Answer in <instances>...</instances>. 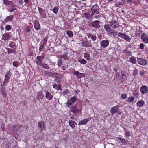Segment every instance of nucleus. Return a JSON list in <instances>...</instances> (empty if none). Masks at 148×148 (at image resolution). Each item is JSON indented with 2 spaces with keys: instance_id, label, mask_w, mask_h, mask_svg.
Returning a JSON list of instances; mask_svg holds the SVG:
<instances>
[{
  "instance_id": "nucleus-1",
  "label": "nucleus",
  "mask_w": 148,
  "mask_h": 148,
  "mask_svg": "<svg viewBox=\"0 0 148 148\" xmlns=\"http://www.w3.org/2000/svg\"><path fill=\"white\" fill-rule=\"evenodd\" d=\"M77 99V97L74 96L71 97L70 99H68V101L66 105L67 107H69L71 105L74 104L76 102Z\"/></svg>"
},
{
  "instance_id": "nucleus-2",
  "label": "nucleus",
  "mask_w": 148,
  "mask_h": 148,
  "mask_svg": "<svg viewBox=\"0 0 148 148\" xmlns=\"http://www.w3.org/2000/svg\"><path fill=\"white\" fill-rule=\"evenodd\" d=\"M81 41V44L82 46L85 47H92V44L90 43L88 41V40L86 39H82Z\"/></svg>"
},
{
  "instance_id": "nucleus-3",
  "label": "nucleus",
  "mask_w": 148,
  "mask_h": 148,
  "mask_svg": "<svg viewBox=\"0 0 148 148\" xmlns=\"http://www.w3.org/2000/svg\"><path fill=\"white\" fill-rule=\"evenodd\" d=\"M69 108L71 109L70 111L74 114L79 113V112H81V108L78 109L77 107L75 106H71Z\"/></svg>"
},
{
  "instance_id": "nucleus-4",
  "label": "nucleus",
  "mask_w": 148,
  "mask_h": 148,
  "mask_svg": "<svg viewBox=\"0 0 148 148\" xmlns=\"http://www.w3.org/2000/svg\"><path fill=\"white\" fill-rule=\"evenodd\" d=\"M110 24L111 27L114 29L118 28L119 25L118 22L116 20L111 21L110 23Z\"/></svg>"
},
{
  "instance_id": "nucleus-5",
  "label": "nucleus",
  "mask_w": 148,
  "mask_h": 148,
  "mask_svg": "<svg viewBox=\"0 0 148 148\" xmlns=\"http://www.w3.org/2000/svg\"><path fill=\"white\" fill-rule=\"evenodd\" d=\"M99 9V6L97 4H95L92 6L91 9V11L95 13L96 14H98L99 13V12L98 11Z\"/></svg>"
},
{
  "instance_id": "nucleus-6",
  "label": "nucleus",
  "mask_w": 148,
  "mask_h": 148,
  "mask_svg": "<svg viewBox=\"0 0 148 148\" xmlns=\"http://www.w3.org/2000/svg\"><path fill=\"white\" fill-rule=\"evenodd\" d=\"M142 41L145 43H148V35L145 33H142L141 35Z\"/></svg>"
},
{
  "instance_id": "nucleus-7",
  "label": "nucleus",
  "mask_w": 148,
  "mask_h": 148,
  "mask_svg": "<svg viewBox=\"0 0 148 148\" xmlns=\"http://www.w3.org/2000/svg\"><path fill=\"white\" fill-rule=\"evenodd\" d=\"M137 61L139 64L143 66H145L147 63V61L146 59L141 58H138Z\"/></svg>"
},
{
  "instance_id": "nucleus-8",
  "label": "nucleus",
  "mask_w": 148,
  "mask_h": 148,
  "mask_svg": "<svg viewBox=\"0 0 148 148\" xmlns=\"http://www.w3.org/2000/svg\"><path fill=\"white\" fill-rule=\"evenodd\" d=\"M10 76L11 73L10 71H8L6 73L5 75V79L3 84L4 86L8 82V81L10 79Z\"/></svg>"
},
{
  "instance_id": "nucleus-9",
  "label": "nucleus",
  "mask_w": 148,
  "mask_h": 148,
  "mask_svg": "<svg viewBox=\"0 0 148 148\" xmlns=\"http://www.w3.org/2000/svg\"><path fill=\"white\" fill-rule=\"evenodd\" d=\"M109 42L106 40H103L100 42V46L103 48H106L109 45Z\"/></svg>"
},
{
  "instance_id": "nucleus-10",
  "label": "nucleus",
  "mask_w": 148,
  "mask_h": 148,
  "mask_svg": "<svg viewBox=\"0 0 148 148\" xmlns=\"http://www.w3.org/2000/svg\"><path fill=\"white\" fill-rule=\"evenodd\" d=\"M140 91L143 94H144L147 92L148 88L145 85H142L140 88Z\"/></svg>"
},
{
  "instance_id": "nucleus-11",
  "label": "nucleus",
  "mask_w": 148,
  "mask_h": 148,
  "mask_svg": "<svg viewBox=\"0 0 148 148\" xmlns=\"http://www.w3.org/2000/svg\"><path fill=\"white\" fill-rule=\"evenodd\" d=\"M92 26L95 28L99 29L100 27L99 21L98 20L94 21L92 22Z\"/></svg>"
},
{
  "instance_id": "nucleus-12",
  "label": "nucleus",
  "mask_w": 148,
  "mask_h": 148,
  "mask_svg": "<svg viewBox=\"0 0 148 148\" xmlns=\"http://www.w3.org/2000/svg\"><path fill=\"white\" fill-rule=\"evenodd\" d=\"M4 85H1V90L0 91V93L4 97L7 96V92L5 90V87H4Z\"/></svg>"
},
{
  "instance_id": "nucleus-13",
  "label": "nucleus",
  "mask_w": 148,
  "mask_h": 148,
  "mask_svg": "<svg viewBox=\"0 0 148 148\" xmlns=\"http://www.w3.org/2000/svg\"><path fill=\"white\" fill-rule=\"evenodd\" d=\"M90 118L85 119L81 120L79 121L78 123V125H86L88 121L90 120Z\"/></svg>"
},
{
  "instance_id": "nucleus-14",
  "label": "nucleus",
  "mask_w": 148,
  "mask_h": 148,
  "mask_svg": "<svg viewBox=\"0 0 148 148\" xmlns=\"http://www.w3.org/2000/svg\"><path fill=\"white\" fill-rule=\"evenodd\" d=\"M73 74L76 76L78 78H81L82 77H84L85 76V74L83 73H80L78 71H75L73 72Z\"/></svg>"
},
{
  "instance_id": "nucleus-15",
  "label": "nucleus",
  "mask_w": 148,
  "mask_h": 148,
  "mask_svg": "<svg viewBox=\"0 0 148 148\" xmlns=\"http://www.w3.org/2000/svg\"><path fill=\"white\" fill-rule=\"evenodd\" d=\"M43 73L45 75L52 77H56L57 75H59V74H58L57 73H54L51 72L46 71L44 72Z\"/></svg>"
},
{
  "instance_id": "nucleus-16",
  "label": "nucleus",
  "mask_w": 148,
  "mask_h": 148,
  "mask_svg": "<svg viewBox=\"0 0 148 148\" xmlns=\"http://www.w3.org/2000/svg\"><path fill=\"white\" fill-rule=\"evenodd\" d=\"M68 123L69 126L73 129H74L77 125V124L75 121L71 120H69Z\"/></svg>"
},
{
  "instance_id": "nucleus-17",
  "label": "nucleus",
  "mask_w": 148,
  "mask_h": 148,
  "mask_svg": "<svg viewBox=\"0 0 148 148\" xmlns=\"http://www.w3.org/2000/svg\"><path fill=\"white\" fill-rule=\"evenodd\" d=\"M118 108V107L117 106H116L112 107L111 109L110 112L112 115H113L117 112Z\"/></svg>"
},
{
  "instance_id": "nucleus-18",
  "label": "nucleus",
  "mask_w": 148,
  "mask_h": 148,
  "mask_svg": "<svg viewBox=\"0 0 148 148\" xmlns=\"http://www.w3.org/2000/svg\"><path fill=\"white\" fill-rule=\"evenodd\" d=\"M45 123L44 121H43L41 122H39L38 123V127L42 130L45 129Z\"/></svg>"
},
{
  "instance_id": "nucleus-19",
  "label": "nucleus",
  "mask_w": 148,
  "mask_h": 148,
  "mask_svg": "<svg viewBox=\"0 0 148 148\" xmlns=\"http://www.w3.org/2000/svg\"><path fill=\"white\" fill-rule=\"evenodd\" d=\"M111 27L110 24H106L104 26L105 30L108 32H110L111 30Z\"/></svg>"
},
{
  "instance_id": "nucleus-20",
  "label": "nucleus",
  "mask_w": 148,
  "mask_h": 148,
  "mask_svg": "<svg viewBox=\"0 0 148 148\" xmlns=\"http://www.w3.org/2000/svg\"><path fill=\"white\" fill-rule=\"evenodd\" d=\"M45 97L47 99L50 100L52 99L53 96L50 93L46 91Z\"/></svg>"
},
{
  "instance_id": "nucleus-21",
  "label": "nucleus",
  "mask_w": 148,
  "mask_h": 148,
  "mask_svg": "<svg viewBox=\"0 0 148 148\" xmlns=\"http://www.w3.org/2000/svg\"><path fill=\"white\" fill-rule=\"evenodd\" d=\"M34 27L36 30H39L40 29V25L38 21H35L34 23Z\"/></svg>"
},
{
  "instance_id": "nucleus-22",
  "label": "nucleus",
  "mask_w": 148,
  "mask_h": 148,
  "mask_svg": "<svg viewBox=\"0 0 148 148\" xmlns=\"http://www.w3.org/2000/svg\"><path fill=\"white\" fill-rule=\"evenodd\" d=\"M90 11H88L87 12L84 13L83 14V16L85 18L90 21Z\"/></svg>"
},
{
  "instance_id": "nucleus-23",
  "label": "nucleus",
  "mask_w": 148,
  "mask_h": 148,
  "mask_svg": "<svg viewBox=\"0 0 148 148\" xmlns=\"http://www.w3.org/2000/svg\"><path fill=\"white\" fill-rule=\"evenodd\" d=\"M44 97V95H43L42 91H40L38 92L37 98L39 99H42Z\"/></svg>"
},
{
  "instance_id": "nucleus-24",
  "label": "nucleus",
  "mask_w": 148,
  "mask_h": 148,
  "mask_svg": "<svg viewBox=\"0 0 148 148\" xmlns=\"http://www.w3.org/2000/svg\"><path fill=\"white\" fill-rule=\"evenodd\" d=\"M3 2L5 5H8L11 6L14 5L13 2L11 1L8 0H3Z\"/></svg>"
},
{
  "instance_id": "nucleus-25",
  "label": "nucleus",
  "mask_w": 148,
  "mask_h": 148,
  "mask_svg": "<svg viewBox=\"0 0 148 148\" xmlns=\"http://www.w3.org/2000/svg\"><path fill=\"white\" fill-rule=\"evenodd\" d=\"M63 58L65 60H68L69 59L68 56V52H65L62 55Z\"/></svg>"
},
{
  "instance_id": "nucleus-26",
  "label": "nucleus",
  "mask_w": 148,
  "mask_h": 148,
  "mask_svg": "<svg viewBox=\"0 0 148 148\" xmlns=\"http://www.w3.org/2000/svg\"><path fill=\"white\" fill-rule=\"evenodd\" d=\"M13 131L14 132H16L17 131L19 130L20 128V126L18 125H14L13 127Z\"/></svg>"
},
{
  "instance_id": "nucleus-27",
  "label": "nucleus",
  "mask_w": 148,
  "mask_h": 148,
  "mask_svg": "<svg viewBox=\"0 0 148 148\" xmlns=\"http://www.w3.org/2000/svg\"><path fill=\"white\" fill-rule=\"evenodd\" d=\"M7 51L8 54L15 53L16 50L14 49L7 48Z\"/></svg>"
},
{
  "instance_id": "nucleus-28",
  "label": "nucleus",
  "mask_w": 148,
  "mask_h": 148,
  "mask_svg": "<svg viewBox=\"0 0 148 148\" xmlns=\"http://www.w3.org/2000/svg\"><path fill=\"white\" fill-rule=\"evenodd\" d=\"M123 53L127 56L132 55V52L130 51H128L127 48L123 50Z\"/></svg>"
},
{
  "instance_id": "nucleus-29",
  "label": "nucleus",
  "mask_w": 148,
  "mask_h": 148,
  "mask_svg": "<svg viewBox=\"0 0 148 148\" xmlns=\"http://www.w3.org/2000/svg\"><path fill=\"white\" fill-rule=\"evenodd\" d=\"M145 103V102L143 100H141L138 101L137 103V105L139 107H140L142 106Z\"/></svg>"
},
{
  "instance_id": "nucleus-30",
  "label": "nucleus",
  "mask_w": 148,
  "mask_h": 148,
  "mask_svg": "<svg viewBox=\"0 0 148 148\" xmlns=\"http://www.w3.org/2000/svg\"><path fill=\"white\" fill-rule=\"evenodd\" d=\"M84 58H85L86 60H88L90 59V54H89L88 53H84Z\"/></svg>"
},
{
  "instance_id": "nucleus-31",
  "label": "nucleus",
  "mask_w": 148,
  "mask_h": 148,
  "mask_svg": "<svg viewBox=\"0 0 148 148\" xmlns=\"http://www.w3.org/2000/svg\"><path fill=\"white\" fill-rule=\"evenodd\" d=\"M9 37V35L7 33L4 34L2 36V38L3 40H7Z\"/></svg>"
},
{
  "instance_id": "nucleus-32",
  "label": "nucleus",
  "mask_w": 148,
  "mask_h": 148,
  "mask_svg": "<svg viewBox=\"0 0 148 148\" xmlns=\"http://www.w3.org/2000/svg\"><path fill=\"white\" fill-rule=\"evenodd\" d=\"M12 7L11 8L8 10V11L10 12H14V10H17V8L16 7V6L14 4L13 5H12Z\"/></svg>"
},
{
  "instance_id": "nucleus-33",
  "label": "nucleus",
  "mask_w": 148,
  "mask_h": 148,
  "mask_svg": "<svg viewBox=\"0 0 148 148\" xmlns=\"http://www.w3.org/2000/svg\"><path fill=\"white\" fill-rule=\"evenodd\" d=\"M125 71H122L121 72V78L122 79H125L127 78L126 75L125 74Z\"/></svg>"
},
{
  "instance_id": "nucleus-34",
  "label": "nucleus",
  "mask_w": 148,
  "mask_h": 148,
  "mask_svg": "<svg viewBox=\"0 0 148 148\" xmlns=\"http://www.w3.org/2000/svg\"><path fill=\"white\" fill-rule=\"evenodd\" d=\"M134 99V97L133 96L129 97L127 98V100L130 103L133 102Z\"/></svg>"
},
{
  "instance_id": "nucleus-35",
  "label": "nucleus",
  "mask_w": 148,
  "mask_h": 148,
  "mask_svg": "<svg viewBox=\"0 0 148 148\" xmlns=\"http://www.w3.org/2000/svg\"><path fill=\"white\" fill-rule=\"evenodd\" d=\"M66 34L68 36L70 37H72L73 36V32L71 31H66Z\"/></svg>"
},
{
  "instance_id": "nucleus-36",
  "label": "nucleus",
  "mask_w": 148,
  "mask_h": 148,
  "mask_svg": "<svg viewBox=\"0 0 148 148\" xmlns=\"http://www.w3.org/2000/svg\"><path fill=\"white\" fill-rule=\"evenodd\" d=\"M36 63L38 65H41V64L43 63L42 60H39L38 59H36Z\"/></svg>"
},
{
  "instance_id": "nucleus-37",
  "label": "nucleus",
  "mask_w": 148,
  "mask_h": 148,
  "mask_svg": "<svg viewBox=\"0 0 148 148\" xmlns=\"http://www.w3.org/2000/svg\"><path fill=\"white\" fill-rule=\"evenodd\" d=\"M59 8L58 7H54L53 9V12L56 14H57L58 10Z\"/></svg>"
},
{
  "instance_id": "nucleus-38",
  "label": "nucleus",
  "mask_w": 148,
  "mask_h": 148,
  "mask_svg": "<svg viewBox=\"0 0 148 148\" xmlns=\"http://www.w3.org/2000/svg\"><path fill=\"white\" fill-rule=\"evenodd\" d=\"M123 38L128 42H130L131 40V39L130 37L126 35V34L124 36Z\"/></svg>"
},
{
  "instance_id": "nucleus-39",
  "label": "nucleus",
  "mask_w": 148,
  "mask_h": 148,
  "mask_svg": "<svg viewBox=\"0 0 148 148\" xmlns=\"http://www.w3.org/2000/svg\"><path fill=\"white\" fill-rule=\"evenodd\" d=\"M13 17L12 15H10L7 17L5 19V22H7L11 19Z\"/></svg>"
},
{
  "instance_id": "nucleus-40",
  "label": "nucleus",
  "mask_w": 148,
  "mask_h": 148,
  "mask_svg": "<svg viewBox=\"0 0 148 148\" xmlns=\"http://www.w3.org/2000/svg\"><path fill=\"white\" fill-rule=\"evenodd\" d=\"M131 62L133 64H135L136 63L137 60L135 58L132 57L130 59Z\"/></svg>"
},
{
  "instance_id": "nucleus-41",
  "label": "nucleus",
  "mask_w": 148,
  "mask_h": 148,
  "mask_svg": "<svg viewBox=\"0 0 148 148\" xmlns=\"http://www.w3.org/2000/svg\"><path fill=\"white\" fill-rule=\"evenodd\" d=\"M125 34L124 33H122L121 32H119L117 35L119 37L122 38H123L124 36L125 35Z\"/></svg>"
},
{
  "instance_id": "nucleus-42",
  "label": "nucleus",
  "mask_w": 148,
  "mask_h": 148,
  "mask_svg": "<svg viewBox=\"0 0 148 148\" xmlns=\"http://www.w3.org/2000/svg\"><path fill=\"white\" fill-rule=\"evenodd\" d=\"M19 64V62L16 61H14L13 63V66L15 67H17Z\"/></svg>"
},
{
  "instance_id": "nucleus-43",
  "label": "nucleus",
  "mask_w": 148,
  "mask_h": 148,
  "mask_svg": "<svg viewBox=\"0 0 148 148\" xmlns=\"http://www.w3.org/2000/svg\"><path fill=\"white\" fill-rule=\"evenodd\" d=\"M62 63V60L59 59L58 60V65L59 66H61Z\"/></svg>"
},
{
  "instance_id": "nucleus-44",
  "label": "nucleus",
  "mask_w": 148,
  "mask_h": 148,
  "mask_svg": "<svg viewBox=\"0 0 148 148\" xmlns=\"http://www.w3.org/2000/svg\"><path fill=\"white\" fill-rule=\"evenodd\" d=\"M38 10L40 15H42L43 13V11H44L43 9L40 7H38Z\"/></svg>"
},
{
  "instance_id": "nucleus-45",
  "label": "nucleus",
  "mask_w": 148,
  "mask_h": 148,
  "mask_svg": "<svg viewBox=\"0 0 148 148\" xmlns=\"http://www.w3.org/2000/svg\"><path fill=\"white\" fill-rule=\"evenodd\" d=\"M138 70L137 69L135 68L133 70V75L134 77H135L138 73Z\"/></svg>"
},
{
  "instance_id": "nucleus-46",
  "label": "nucleus",
  "mask_w": 148,
  "mask_h": 148,
  "mask_svg": "<svg viewBox=\"0 0 148 148\" xmlns=\"http://www.w3.org/2000/svg\"><path fill=\"white\" fill-rule=\"evenodd\" d=\"M81 64H85L87 63V61L84 59H82L79 61Z\"/></svg>"
},
{
  "instance_id": "nucleus-47",
  "label": "nucleus",
  "mask_w": 148,
  "mask_h": 148,
  "mask_svg": "<svg viewBox=\"0 0 148 148\" xmlns=\"http://www.w3.org/2000/svg\"><path fill=\"white\" fill-rule=\"evenodd\" d=\"M41 66L45 69H48L49 68L48 66L45 64L42 63Z\"/></svg>"
},
{
  "instance_id": "nucleus-48",
  "label": "nucleus",
  "mask_w": 148,
  "mask_h": 148,
  "mask_svg": "<svg viewBox=\"0 0 148 148\" xmlns=\"http://www.w3.org/2000/svg\"><path fill=\"white\" fill-rule=\"evenodd\" d=\"M121 5H123V4L121 2H118L117 3H116L115 4L116 7H121L120 6Z\"/></svg>"
},
{
  "instance_id": "nucleus-49",
  "label": "nucleus",
  "mask_w": 148,
  "mask_h": 148,
  "mask_svg": "<svg viewBox=\"0 0 148 148\" xmlns=\"http://www.w3.org/2000/svg\"><path fill=\"white\" fill-rule=\"evenodd\" d=\"M48 37V36H46L42 40V41L43 42V43L44 44H46L47 42V41Z\"/></svg>"
},
{
  "instance_id": "nucleus-50",
  "label": "nucleus",
  "mask_w": 148,
  "mask_h": 148,
  "mask_svg": "<svg viewBox=\"0 0 148 148\" xmlns=\"http://www.w3.org/2000/svg\"><path fill=\"white\" fill-rule=\"evenodd\" d=\"M121 97L123 99H125L127 98V95L126 94H122L121 95Z\"/></svg>"
},
{
  "instance_id": "nucleus-51",
  "label": "nucleus",
  "mask_w": 148,
  "mask_h": 148,
  "mask_svg": "<svg viewBox=\"0 0 148 148\" xmlns=\"http://www.w3.org/2000/svg\"><path fill=\"white\" fill-rule=\"evenodd\" d=\"M121 142L125 145L127 144V141L125 139L123 138L121 140Z\"/></svg>"
},
{
  "instance_id": "nucleus-52",
  "label": "nucleus",
  "mask_w": 148,
  "mask_h": 148,
  "mask_svg": "<svg viewBox=\"0 0 148 148\" xmlns=\"http://www.w3.org/2000/svg\"><path fill=\"white\" fill-rule=\"evenodd\" d=\"M133 95L136 97H137L139 96V94L137 90H135L133 93Z\"/></svg>"
},
{
  "instance_id": "nucleus-53",
  "label": "nucleus",
  "mask_w": 148,
  "mask_h": 148,
  "mask_svg": "<svg viewBox=\"0 0 148 148\" xmlns=\"http://www.w3.org/2000/svg\"><path fill=\"white\" fill-rule=\"evenodd\" d=\"M9 46L11 48H14L15 47V45L13 42H12L9 44Z\"/></svg>"
},
{
  "instance_id": "nucleus-54",
  "label": "nucleus",
  "mask_w": 148,
  "mask_h": 148,
  "mask_svg": "<svg viewBox=\"0 0 148 148\" xmlns=\"http://www.w3.org/2000/svg\"><path fill=\"white\" fill-rule=\"evenodd\" d=\"M44 57V56H37L36 59H38L39 60H43Z\"/></svg>"
},
{
  "instance_id": "nucleus-55",
  "label": "nucleus",
  "mask_w": 148,
  "mask_h": 148,
  "mask_svg": "<svg viewBox=\"0 0 148 148\" xmlns=\"http://www.w3.org/2000/svg\"><path fill=\"white\" fill-rule=\"evenodd\" d=\"M11 29V27L9 25H7L5 27V29L7 30H9Z\"/></svg>"
},
{
  "instance_id": "nucleus-56",
  "label": "nucleus",
  "mask_w": 148,
  "mask_h": 148,
  "mask_svg": "<svg viewBox=\"0 0 148 148\" xmlns=\"http://www.w3.org/2000/svg\"><path fill=\"white\" fill-rule=\"evenodd\" d=\"M97 38V37L95 36L92 35L91 37V39L93 41H95Z\"/></svg>"
},
{
  "instance_id": "nucleus-57",
  "label": "nucleus",
  "mask_w": 148,
  "mask_h": 148,
  "mask_svg": "<svg viewBox=\"0 0 148 148\" xmlns=\"http://www.w3.org/2000/svg\"><path fill=\"white\" fill-rule=\"evenodd\" d=\"M95 13L93 12H92V13L91 14V15H90V21L92 20L93 16Z\"/></svg>"
},
{
  "instance_id": "nucleus-58",
  "label": "nucleus",
  "mask_w": 148,
  "mask_h": 148,
  "mask_svg": "<svg viewBox=\"0 0 148 148\" xmlns=\"http://www.w3.org/2000/svg\"><path fill=\"white\" fill-rule=\"evenodd\" d=\"M144 47V45L143 43H141L140 45V49H143Z\"/></svg>"
},
{
  "instance_id": "nucleus-59",
  "label": "nucleus",
  "mask_w": 148,
  "mask_h": 148,
  "mask_svg": "<svg viewBox=\"0 0 148 148\" xmlns=\"http://www.w3.org/2000/svg\"><path fill=\"white\" fill-rule=\"evenodd\" d=\"M125 134L127 136H129L130 135V132L129 131H126L125 132Z\"/></svg>"
},
{
  "instance_id": "nucleus-60",
  "label": "nucleus",
  "mask_w": 148,
  "mask_h": 148,
  "mask_svg": "<svg viewBox=\"0 0 148 148\" xmlns=\"http://www.w3.org/2000/svg\"><path fill=\"white\" fill-rule=\"evenodd\" d=\"M43 45H40L39 48V51L40 52L43 49V47L42 46Z\"/></svg>"
},
{
  "instance_id": "nucleus-61",
  "label": "nucleus",
  "mask_w": 148,
  "mask_h": 148,
  "mask_svg": "<svg viewBox=\"0 0 148 148\" xmlns=\"http://www.w3.org/2000/svg\"><path fill=\"white\" fill-rule=\"evenodd\" d=\"M68 92V90H66L64 91H63L62 92V94L63 95H64L67 94Z\"/></svg>"
},
{
  "instance_id": "nucleus-62",
  "label": "nucleus",
  "mask_w": 148,
  "mask_h": 148,
  "mask_svg": "<svg viewBox=\"0 0 148 148\" xmlns=\"http://www.w3.org/2000/svg\"><path fill=\"white\" fill-rule=\"evenodd\" d=\"M110 34H112L114 35H116V33L114 31H113L110 33Z\"/></svg>"
},
{
  "instance_id": "nucleus-63",
  "label": "nucleus",
  "mask_w": 148,
  "mask_h": 148,
  "mask_svg": "<svg viewBox=\"0 0 148 148\" xmlns=\"http://www.w3.org/2000/svg\"><path fill=\"white\" fill-rule=\"evenodd\" d=\"M10 147V144H7L5 145V147L6 148H9Z\"/></svg>"
},
{
  "instance_id": "nucleus-64",
  "label": "nucleus",
  "mask_w": 148,
  "mask_h": 148,
  "mask_svg": "<svg viewBox=\"0 0 148 148\" xmlns=\"http://www.w3.org/2000/svg\"><path fill=\"white\" fill-rule=\"evenodd\" d=\"M23 3L24 2L23 0H20L19 1V3L21 5H22Z\"/></svg>"
}]
</instances>
